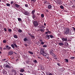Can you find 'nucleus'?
Listing matches in <instances>:
<instances>
[{"label": "nucleus", "mask_w": 75, "mask_h": 75, "mask_svg": "<svg viewBox=\"0 0 75 75\" xmlns=\"http://www.w3.org/2000/svg\"><path fill=\"white\" fill-rule=\"evenodd\" d=\"M22 11H23V13L24 14H25V15L28 16L29 15V14H30L28 11H25L24 9H22Z\"/></svg>", "instance_id": "obj_3"}, {"label": "nucleus", "mask_w": 75, "mask_h": 75, "mask_svg": "<svg viewBox=\"0 0 75 75\" xmlns=\"http://www.w3.org/2000/svg\"><path fill=\"white\" fill-rule=\"evenodd\" d=\"M32 17L34 19V20H35L34 19L35 18V14H32Z\"/></svg>", "instance_id": "obj_13"}, {"label": "nucleus", "mask_w": 75, "mask_h": 75, "mask_svg": "<svg viewBox=\"0 0 75 75\" xmlns=\"http://www.w3.org/2000/svg\"><path fill=\"white\" fill-rule=\"evenodd\" d=\"M28 52L30 54L32 55H33V52H30V51H28Z\"/></svg>", "instance_id": "obj_25"}, {"label": "nucleus", "mask_w": 75, "mask_h": 75, "mask_svg": "<svg viewBox=\"0 0 75 75\" xmlns=\"http://www.w3.org/2000/svg\"><path fill=\"white\" fill-rule=\"evenodd\" d=\"M3 74H4V75L7 74V72L5 70L4 71H3Z\"/></svg>", "instance_id": "obj_18"}, {"label": "nucleus", "mask_w": 75, "mask_h": 75, "mask_svg": "<svg viewBox=\"0 0 75 75\" xmlns=\"http://www.w3.org/2000/svg\"><path fill=\"white\" fill-rule=\"evenodd\" d=\"M38 58L39 59H40L42 60V58H41L40 57H38Z\"/></svg>", "instance_id": "obj_48"}, {"label": "nucleus", "mask_w": 75, "mask_h": 75, "mask_svg": "<svg viewBox=\"0 0 75 75\" xmlns=\"http://www.w3.org/2000/svg\"><path fill=\"white\" fill-rule=\"evenodd\" d=\"M15 6L17 8H19V7H20V6L18 5V4H15Z\"/></svg>", "instance_id": "obj_15"}, {"label": "nucleus", "mask_w": 75, "mask_h": 75, "mask_svg": "<svg viewBox=\"0 0 75 75\" xmlns=\"http://www.w3.org/2000/svg\"><path fill=\"white\" fill-rule=\"evenodd\" d=\"M45 11L47 13H48L49 12V10L48 9H46Z\"/></svg>", "instance_id": "obj_52"}, {"label": "nucleus", "mask_w": 75, "mask_h": 75, "mask_svg": "<svg viewBox=\"0 0 75 75\" xmlns=\"http://www.w3.org/2000/svg\"><path fill=\"white\" fill-rule=\"evenodd\" d=\"M45 38L47 40H48L50 38V35L48 34L46 35V36L45 37Z\"/></svg>", "instance_id": "obj_8"}, {"label": "nucleus", "mask_w": 75, "mask_h": 75, "mask_svg": "<svg viewBox=\"0 0 75 75\" xmlns=\"http://www.w3.org/2000/svg\"><path fill=\"white\" fill-rule=\"evenodd\" d=\"M44 25H45V26H46V24L45 23H44Z\"/></svg>", "instance_id": "obj_64"}, {"label": "nucleus", "mask_w": 75, "mask_h": 75, "mask_svg": "<svg viewBox=\"0 0 75 75\" xmlns=\"http://www.w3.org/2000/svg\"><path fill=\"white\" fill-rule=\"evenodd\" d=\"M60 8H61V9H63L64 8V6H62V5H61L60 6Z\"/></svg>", "instance_id": "obj_24"}, {"label": "nucleus", "mask_w": 75, "mask_h": 75, "mask_svg": "<svg viewBox=\"0 0 75 75\" xmlns=\"http://www.w3.org/2000/svg\"><path fill=\"white\" fill-rule=\"evenodd\" d=\"M59 46H61L63 45H64V44L62 42H60L59 43Z\"/></svg>", "instance_id": "obj_14"}, {"label": "nucleus", "mask_w": 75, "mask_h": 75, "mask_svg": "<svg viewBox=\"0 0 75 75\" xmlns=\"http://www.w3.org/2000/svg\"><path fill=\"white\" fill-rule=\"evenodd\" d=\"M47 32H48V33H49V34H51V32L50 31H47Z\"/></svg>", "instance_id": "obj_46"}, {"label": "nucleus", "mask_w": 75, "mask_h": 75, "mask_svg": "<svg viewBox=\"0 0 75 75\" xmlns=\"http://www.w3.org/2000/svg\"><path fill=\"white\" fill-rule=\"evenodd\" d=\"M13 45L15 47H16V48L18 47V46L16 43H13Z\"/></svg>", "instance_id": "obj_31"}, {"label": "nucleus", "mask_w": 75, "mask_h": 75, "mask_svg": "<svg viewBox=\"0 0 75 75\" xmlns=\"http://www.w3.org/2000/svg\"><path fill=\"white\" fill-rule=\"evenodd\" d=\"M24 71H25V70L23 69H21L20 71V72H23Z\"/></svg>", "instance_id": "obj_16"}, {"label": "nucleus", "mask_w": 75, "mask_h": 75, "mask_svg": "<svg viewBox=\"0 0 75 75\" xmlns=\"http://www.w3.org/2000/svg\"><path fill=\"white\" fill-rule=\"evenodd\" d=\"M49 36L51 38H53V36L52 35H49Z\"/></svg>", "instance_id": "obj_30"}, {"label": "nucleus", "mask_w": 75, "mask_h": 75, "mask_svg": "<svg viewBox=\"0 0 75 75\" xmlns=\"http://www.w3.org/2000/svg\"><path fill=\"white\" fill-rule=\"evenodd\" d=\"M41 17L42 18H44V15L43 14H42L41 15Z\"/></svg>", "instance_id": "obj_28"}, {"label": "nucleus", "mask_w": 75, "mask_h": 75, "mask_svg": "<svg viewBox=\"0 0 75 75\" xmlns=\"http://www.w3.org/2000/svg\"><path fill=\"white\" fill-rule=\"evenodd\" d=\"M50 54L51 55H52V56L55 55V54L54 53V50H53L51 49L49 51Z\"/></svg>", "instance_id": "obj_5"}, {"label": "nucleus", "mask_w": 75, "mask_h": 75, "mask_svg": "<svg viewBox=\"0 0 75 75\" xmlns=\"http://www.w3.org/2000/svg\"><path fill=\"white\" fill-rule=\"evenodd\" d=\"M42 47H47V46L46 45H43L42 46Z\"/></svg>", "instance_id": "obj_37"}, {"label": "nucleus", "mask_w": 75, "mask_h": 75, "mask_svg": "<svg viewBox=\"0 0 75 75\" xmlns=\"http://www.w3.org/2000/svg\"><path fill=\"white\" fill-rule=\"evenodd\" d=\"M35 9H34L32 11V12H31V14H35L34 13H35Z\"/></svg>", "instance_id": "obj_12"}, {"label": "nucleus", "mask_w": 75, "mask_h": 75, "mask_svg": "<svg viewBox=\"0 0 75 75\" xmlns=\"http://www.w3.org/2000/svg\"><path fill=\"white\" fill-rule=\"evenodd\" d=\"M47 7L49 9L51 8L52 7V6L50 5H49L48 6H47Z\"/></svg>", "instance_id": "obj_17"}, {"label": "nucleus", "mask_w": 75, "mask_h": 75, "mask_svg": "<svg viewBox=\"0 0 75 75\" xmlns=\"http://www.w3.org/2000/svg\"><path fill=\"white\" fill-rule=\"evenodd\" d=\"M6 5L8 6H10V4L8 3H7L6 4Z\"/></svg>", "instance_id": "obj_33"}, {"label": "nucleus", "mask_w": 75, "mask_h": 75, "mask_svg": "<svg viewBox=\"0 0 75 75\" xmlns=\"http://www.w3.org/2000/svg\"><path fill=\"white\" fill-rule=\"evenodd\" d=\"M36 0H31V1H32L33 2L35 3V2Z\"/></svg>", "instance_id": "obj_42"}, {"label": "nucleus", "mask_w": 75, "mask_h": 75, "mask_svg": "<svg viewBox=\"0 0 75 75\" xmlns=\"http://www.w3.org/2000/svg\"><path fill=\"white\" fill-rule=\"evenodd\" d=\"M25 6L26 7H28V4H25Z\"/></svg>", "instance_id": "obj_43"}, {"label": "nucleus", "mask_w": 75, "mask_h": 75, "mask_svg": "<svg viewBox=\"0 0 75 75\" xmlns=\"http://www.w3.org/2000/svg\"><path fill=\"white\" fill-rule=\"evenodd\" d=\"M57 3L59 4H60L61 3V0H58Z\"/></svg>", "instance_id": "obj_20"}, {"label": "nucleus", "mask_w": 75, "mask_h": 75, "mask_svg": "<svg viewBox=\"0 0 75 75\" xmlns=\"http://www.w3.org/2000/svg\"><path fill=\"white\" fill-rule=\"evenodd\" d=\"M18 32L19 33H21V32H22V31L20 29H18Z\"/></svg>", "instance_id": "obj_26"}, {"label": "nucleus", "mask_w": 75, "mask_h": 75, "mask_svg": "<svg viewBox=\"0 0 75 75\" xmlns=\"http://www.w3.org/2000/svg\"><path fill=\"white\" fill-rule=\"evenodd\" d=\"M41 27H42V28H45V27L44 26H42Z\"/></svg>", "instance_id": "obj_60"}, {"label": "nucleus", "mask_w": 75, "mask_h": 75, "mask_svg": "<svg viewBox=\"0 0 75 75\" xmlns=\"http://www.w3.org/2000/svg\"><path fill=\"white\" fill-rule=\"evenodd\" d=\"M41 54L43 56H45L46 57H47V59H48V54L44 52V53H41Z\"/></svg>", "instance_id": "obj_4"}, {"label": "nucleus", "mask_w": 75, "mask_h": 75, "mask_svg": "<svg viewBox=\"0 0 75 75\" xmlns=\"http://www.w3.org/2000/svg\"><path fill=\"white\" fill-rule=\"evenodd\" d=\"M18 21H22V20L21 19V18H18Z\"/></svg>", "instance_id": "obj_32"}, {"label": "nucleus", "mask_w": 75, "mask_h": 75, "mask_svg": "<svg viewBox=\"0 0 75 75\" xmlns=\"http://www.w3.org/2000/svg\"><path fill=\"white\" fill-rule=\"evenodd\" d=\"M48 75H53V74H52V73H50V72H49L48 73Z\"/></svg>", "instance_id": "obj_45"}, {"label": "nucleus", "mask_w": 75, "mask_h": 75, "mask_svg": "<svg viewBox=\"0 0 75 75\" xmlns=\"http://www.w3.org/2000/svg\"><path fill=\"white\" fill-rule=\"evenodd\" d=\"M13 51L12 50L10 51L9 52H8V55H13Z\"/></svg>", "instance_id": "obj_7"}, {"label": "nucleus", "mask_w": 75, "mask_h": 75, "mask_svg": "<svg viewBox=\"0 0 75 75\" xmlns=\"http://www.w3.org/2000/svg\"><path fill=\"white\" fill-rule=\"evenodd\" d=\"M7 48L8 50H10V49L11 48V47H8V48Z\"/></svg>", "instance_id": "obj_44"}, {"label": "nucleus", "mask_w": 75, "mask_h": 75, "mask_svg": "<svg viewBox=\"0 0 75 75\" xmlns=\"http://www.w3.org/2000/svg\"><path fill=\"white\" fill-rule=\"evenodd\" d=\"M20 75H23V74L21 73H20Z\"/></svg>", "instance_id": "obj_62"}, {"label": "nucleus", "mask_w": 75, "mask_h": 75, "mask_svg": "<svg viewBox=\"0 0 75 75\" xmlns=\"http://www.w3.org/2000/svg\"><path fill=\"white\" fill-rule=\"evenodd\" d=\"M6 48H8L9 47L8 45H6Z\"/></svg>", "instance_id": "obj_57"}, {"label": "nucleus", "mask_w": 75, "mask_h": 75, "mask_svg": "<svg viewBox=\"0 0 75 75\" xmlns=\"http://www.w3.org/2000/svg\"><path fill=\"white\" fill-rule=\"evenodd\" d=\"M11 47H13V48L14 49L15 48L14 45L12 44L11 45Z\"/></svg>", "instance_id": "obj_34"}, {"label": "nucleus", "mask_w": 75, "mask_h": 75, "mask_svg": "<svg viewBox=\"0 0 75 75\" xmlns=\"http://www.w3.org/2000/svg\"><path fill=\"white\" fill-rule=\"evenodd\" d=\"M64 12H68V11L67 10H66V9H64Z\"/></svg>", "instance_id": "obj_41"}, {"label": "nucleus", "mask_w": 75, "mask_h": 75, "mask_svg": "<svg viewBox=\"0 0 75 75\" xmlns=\"http://www.w3.org/2000/svg\"><path fill=\"white\" fill-rule=\"evenodd\" d=\"M5 67L6 68H9V69L11 68V67L10 66H9L8 65H6L5 66Z\"/></svg>", "instance_id": "obj_19"}, {"label": "nucleus", "mask_w": 75, "mask_h": 75, "mask_svg": "<svg viewBox=\"0 0 75 75\" xmlns=\"http://www.w3.org/2000/svg\"><path fill=\"white\" fill-rule=\"evenodd\" d=\"M12 30H11V29H8V31H9V32H12Z\"/></svg>", "instance_id": "obj_39"}, {"label": "nucleus", "mask_w": 75, "mask_h": 75, "mask_svg": "<svg viewBox=\"0 0 75 75\" xmlns=\"http://www.w3.org/2000/svg\"><path fill=\"white\" fill-rule=\"evenodd\" d=\"M75 6H72V7L73 8H75Z\"/></svg>", "instance_id": "obj_58"}, {"label": "nucleus", "mask_w": 75, "mask_h": 75, "mask_svg": "<svg viewBox=\"0 0 75 75\" xmlns=\"http://www.w3.org/2000/svg\"><path fill=\"white\" fill-rule=\"evenodd\" d=\"M37 15L38 16H39L40 15V13H37Z\"/></svg>", "instance_id": "obj_61"}, {"label": "nucleus", "mask_w": 75, "mask_h": 75, "mask_svg": "<svg viewBox=\"0 0 75 75\" xmlns=\"http://www.w3.org/2000/svg\"><path fill=\"white\" fill-rule=\"evenodd\" d=\"M48 32L47 31V32H46L45 33V34H48Z\"/></svg>", "instance_id": "obj_63"}, {"label": "nucleus", "mask_w": 75, "mask_h": 75, "mask_svg": "<svg viewBox=\"0 0 75 75\" xmlns=\"http://www.w3.org/2000/svg\"><path fill=\"white\" fill-rule=\"evenodd\" d=\"M27 38H24V39H23V41L24 42H26L27 40Z\"/></svg>", "instance_id": "obj_27"}, {"label": "nucleus", "mask_w": 75, "mask_h": 75, "mask_svg": "<svg viewBox=\"0 0 75 75\" xmlns=\"http://www.w3.org/2000/svg\"><path fill=\"white\" fill-rule=\"evenodd\" d=\"M41 69H42V70H43L44 69V68L43 67H41Z\"/></svg>", "instance_id": "obj_54"}, {"label": "nucleus", "mask_w": 75, "mask_h": 75, "mask_svg": "<svg viewBox=\"0 0 75 75\" xmlns=\"http://www.w3.org/2000/svg\"><path fill=\"white\" fill-rule=\"evenodd\" d=\"M4 31H7V29H6V28H4Z\"/></svg>", "instance_id": "obj_53"}, {"label": "nucleus", "mask_w": 75, "mask_h": 75, "mask_svg": "<svg viewBox=\"0 0 75 75\" xmlns=\"http://www.w3.org/2000/svg\"><path fill=\"white\" fill-rule=\"evenodd\" d=\"M52 56L54 57L53 58L56 60H57L58 59V58L56 56L55 54L52 55Z\"/></svg>", "instance_id": "obj_9"}, {"label": "nucleus", "mask_w": 75, "mask_h": 75, "mask_svg": "<svg viewBox=\"0 0 75 75\" xmlns=\"http://www.w3.org/2000/svg\"><path fill=\"white\" fill-rule=\"evenodd\" d=\"M62 40L63 41L67 42V38H62Z\"/></svg>", "instance_id": "obj_6"}, {"label": "nucleus", "mask_w": 75, "mask_h": 75, "mask_svg": "<svg viewBox=\"0 0 75 75\" xmlns=\"http://www.w3.org/2000/svg\"><path fill=\"white\" fill-rule=\"evenodd\" d=\"M75 59V57H72L70 58V59Z\"/></svg>", "instance_id": "obj_40"}, {"label": "nucleus", "mask_w": 75, "mask_h": 75, "mask_svg": "<svg viewBox=\"0 0 75 75\" xmlns=\"http://www.w3.org/2000/svg\"><path fill=\"white\" fill-rule=\"evenodd\" d=\"M45 52L44 51V49L43 48H41V49H40V53H42Z\"/></svg>", "instance_id": "obj_10"}, {"label": "nucleus", "mask_w": 75, "mask_h": 75, "mask_svg": "<svg viewBox=\"0 0 75 75\" xmlns=\"http://www.w3.org/2000/svg\"><path fill=\"white\" fill-rule=\"evenodd\" d=\"M45 42H40V44L42 45H43L45 43Z\"/></svg>", "instance_id": "obj_29"}, {"label": "nucleus", "mask_w": 75, "mask_h": 75, "mask_svg": "<svg viewBox=\"0 0 75 75\" xmlns=\"http://www.w3.org/2000/svg\"><path fill=\"white\" fill-rule=\"evenodd\" d=\"M7 42L6 40H3V42L5 43L6 42Z\"/></svg>", "instance_id": "obj_38"}, {"label": "nucleus", "mask_w": 75, "mask_h": 75, "mask_svg": "<svg viewBox=\"0 0 75 75\" xmlns=\"http://www.w3.org/2000/svg\"><path fill=\"white\" fill-rule=\"evenodd\" d=\"M33 25L35 28H37L38 26V21H33Z\"/></svg>", "instance_id": "obj_2"}, {"label": "nucleus", "mask_w": 75, "mask_h": 75, "mask_svg": "<svg viewBox=\"0 0 75 75\" xmlns=\"http://www.w3.org/2000/svg\"><path fill=\"white\" fill-rule=\"evenodd\" d=\"M57 65H58V66L60 67L61 66V64H60L59 63H57Z\"/></svg>", "instance_id": "obj_47"}, {"label": "nucleus", "mask_w": 75, "mask_h": 75, "mask_svg": "<svg viewBox=\"0 0 75 75\" xmlns=\"http://www.w3.org/2000/svg\"><path fill=\"white\" fill-rule=\"evenodd\" d=\"M28 33V34L30 36H31V33Z\"/></svg>", "instance_id": "obj_55"}, {"label": "nucleus", "mask_w": 75, "mask_h": 75, "mask_svg": "<svg viewBox=\"0 0 75 75\" xmlns=\"http://www.w3.org/2000/svg\"><path fill=\"white\" fill-rule=\"evenodd\" d=\"M64 45L66 46L67 47H68V46L69 45H68V43L65 42Z\"/></svg>", "instance_id": "obj_11"}, {"label": "nucleus", "mask_w": 75, "mask_h": 75, "mask_svg": "<svg viewBox=\"0 0 75 75\" xmlns=\"http://www.w3.org/2000/svg\"><path fill=\"white\" fill-rule=\"evenodd\" d=\"M40 31L42 32H44V29H40Z\"/></svg>", "instance_id": "obj_21"}, {"label": "nucleus", "mask_w": 75, "mask_h": 75, "mask_svg": "<svg viewBox=\"0 0 75 75\" xmlns=\"http://www.w3.org/2000/svg\"><path fill=\"white\" fill-rule=\"evenodd\" d=\"M71 28L73 30L75 31V28H74V27H72Z\"/></svg>", "instance_id": "obj_36"}, {"label": "nucleus", "mask_w": 75, "mask_h": 75, "mask_svg": "<svg viewBox=\"0 0 75 75\" xmlns=\"http://www.w3.org/2000/svg\"><path fill=\"white\" fill-rule=\"evenodd\" d=\"M13 37L15 38H18V37L16 35H13Z\"/></svg>", "instance_id": "obj_22"}, {"label": "nucleus", "mask_w": 75, "mask_h": 75, "mask_svg": "<svg viewBox=\"0 0 75 75\" xmlns=\"http://www.w3.org/2000/svg\"><path fill=\"white\" fill-rule=\"evenodd\" d=\"M66 29V31L64 32V34L66 35L68 34L69 35H71V31H70V30L69 28H65Z\"/></svg>", "instance_id": "obj_1"}, {"label": "nucleus", "mask_w": 75, "mask_h": 75, "mask_svg": "<svg viewBox=\"0 0 75 75\" xmlns=\"http://www.w3.org/2000/svg\"><path fill=\"white\" fill-rule=\"evenodd\" d=\"M14 1H12L11 2V4H12L14 3Z\"/></svg>", "instance_id": "obj_50"}, {"label": "nucleus", "mask_w": 75, "mask_h": 75, "mask_svg": "<svg viewBox=\"0 0 75 75\" xmlns=\"http://www.w3.org/2000/svg\"><path fill=\"white\" fill-rule=\"evenodd\" d=\"M40 41L42 42L43 41V40H42V39H40V40H39Z\"/></svg>", "instance_id": "obj_59"}, {"label": "nucleus", "mask_w": 75, "mask_h": 75, "mask_svg": "<svg viewBox=\"0 0 75 75\" xmlns=\"http://www.w3.org/2000/svg\"><path fill=\"white\" fill-rule=\"evenodd\" d=\"M31 38H32V39H34L35 38V37L33 35H31Z\"/></svg>", "instance_id": "obj_35"}, {"label": "nucleus", "mask_w": 75, "mask_h": 75, "mask_svg": "<svg viewBox=\"0 0 75 75\" xmlns=\"http://www.w3.org/2000/svg\"><path fill=\"white\" fill-rule=\"evenodd\" d=\"M6 59H2V61H6Z\"/></svg>", "instance_id": "obj_56"}, {"label": "nucleus", "mask_w": 75, "mask_h": 75, "mask_svg": "<svg viewBox=\"0 0 75 75\" xmlns=\"http://www.w3.org/2000/svg\"><path fill=\"white\" fill-rule=\"evenodd\" d=\"M11 71L13 72H14L15 73H16V70H14L13 69Z\"/></svg>", "instance_id": "obj_23"}, {"label": "nucleus", "mask_w": 75, "mask_h": 75, "mask_svg": "<svg viewBox=\"0 0 75 75\" xmlns=\"http://www.w3.org/2000/svg\"><path fill=\"white\" fill-rule=\"evenodd\" d=\"M65 61H66L67 62H68V59H65Z\"/></svg>", "instance_id": "obj_51"}, {"label": "nucleus", "mask_w": 75, "mask_h": 75, "mask_svg": "<svg viewBox=\"0 0 75 75\" xmlns=\"http://www.w3.org/2000/svg\"><path fill=\"white\" fill-rule=\"evenodd\" d=\"M34 62L35 63H37V60H35L34 61Z\"/></svg>", "instance_id": "obj_49"}]
</instances>
